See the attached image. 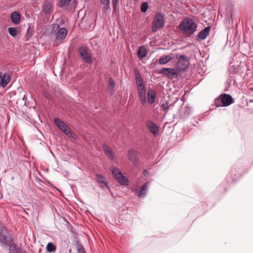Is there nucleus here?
I'll use <instances>...</instances> for the list:
<instances>
[{
	"mask_svg": "<svg viewBox=\"0 0 253 253\" xmlns=\"http://www.w3.org/2000/svg\"><path fill=\"white\" fill-rule=\"evenodd\" d=\"M11 20L12 22L18 25L20 22L21 15L17 11L13 12L11 14Z\"/></svg>",
	"mask_w": 253,
	"mask_h": 253,
	"instance_id": "15",
	"label": "nucleus"
},
{
	"mask_svg": "<svg viewBox=\"0 0 253 253\" xmlns=\"http://www.w3.org/2000/svg\"><path fill=\"white\" fill-rule=\"evenodd\" d=\"M135 77H136V83H141L143 82L142 79L138 71L135 72Z\"/></svg>",
	"mask_w": 253,
	"mask_h": 253,
	"instance_id": "28",
	"label": "nucleus"
},
{
	"mask_svg": "<svg viewBox=\"0 0 253 253\" xmlns=\"http://www.w3.org/2000/svg\"><path fill=\"white\" fill-rule=\"evenodd\" d=\"M103 150L105 155L110 160H113L115 158V153L106 144H103Z\"/></svg>",
	"mask_w": 253,
	"mask_h": 253,
	"instance_id": "12",
	"label": "nucleus"
},
{
	"mask_svg": "<svg viewBox=\"0 0 253 253\" xmlns=\"http://www.w3.org/2000/svg\"><path fill=\"white\" fill-rule=\"evenodd\" d=\"M9 34L12 37H15L17 34V31L15 28L9 27L8 28Z\"/></svg>",
	"mask_w": 253,
	"mask_h": 253,
	"instance_id": "27",
	"label": "nucleus"
},
{
	"mask_svg": "<svg viewBox=\"0 0 253 253\" xmlns=\"http://www.w3.org/2000/svg\"><path fill=\"white\" fill-rule=\"evenodd\" d=\"M137 84V85L138 86V91H139L141 89H145L143 82L141 83H138Z\"/></svg>",
	"mask_w": 253,
	"mask_h": 253,
	"instance_id": "33",
	"label": "nucleus"
},
{
	"mask_svg": "<svg viewBox=\"0 0 253 253\" xmlns=\"http://www.w3.org/2000/svg\"><path fill=\"white\" fill-rule=\"evenodd\" d=\"M70 0H60L59 2V5L61 7L65 6L69 2Z\"/></svg>",
	"mask_w": 253,
	"mask_h": 253,
	"instance_id": "32",
	"label": "nucleus"
},
{
	"mask_svg": "<svg viewBox=\"0 0 253 253\" xmlns=\"http://www.w3.org/2000/svg\"><path fill=\"white\" fill-rule=\"evenodd\" d=\"M211 30V27L210 26H207V37L209 35L210 32Z\"/></svg>",
	"mask_w": 253,
	"mask_h": 253,
	"instance_id": "36",
	"label": "nucleus"
},
{
	"mask_svg": "<svg viewBox=\"0 0 253 253\" xmlns=\"http://www.w3.org/2000/svg\"><path fill=\"white\" fill-rule=\"evenodd\" d=\"M46 250L48 253H52L55 251L56 247L54 245L53 243L49 242L46 246Z\"/></svg>",
	"mask_w": 253,
	"mask_h": 253,
	"instance_id": "23",
	"label": "nucleus"
},
{
	"mask_svg": "<svg viewBox=\"0 0 253 253\" xmlns=\"http://www.w3.org/2000/svg\"><path fill=\"white\" fill-rule=\"evenodd\" d=\"M54 121L56 126L68 136L74 139L77 138L76 134L62 120L56 118L54 119Z\"/></svg>",
	"mask_w": 253,
	"mask_h": 253,
	"instance_id": "3",
	"label": "nucleus"
},
{
	"mask_svg": "<svg viewBox=\"0 0 253 253\" xmlns=\"http://www.w3.org/2000/svg\"><path fill=\"white\" fill-rule=\"evenodd\" d=\"M147 193V185L146 184L142 185L139 191L137 193V196L139 197H144Z\"/></svg>",
	"mask_w": 253,
	"mask_h": 253,
	"instance_id": "18",
	"label": "nucleus"
},
{
	"mask_svg": "<svg viewBox=\"0 0 253 253\" xmlns=\"http://www.w3.org/2000/svg\"><path fill=\"white\" fill-rule=\"evenodd\" d=\"M79 52L84 62L90 64L92 63L93 61L88 52V49L87 48L84 46H80L79 48Z\"/></svg>",
	"mask_w": 253,
	"mask_h": 253,
	"instance_id": "7",
	"label": "nucleus"
},
{
	"mask_svg": "<svg viewBox=\"0 0 253 253\" xmlns=\"http://www.w3.org/2000/svg\"><path fill=\"white\" fill-rule=\"evenodd\" d=\"M101 3L103 6L104 10H107L110 7V0H100Z\"/></svg>",
	"mask_w": 253,
	"mask_h": 253,
	"instance_id": "26",
	"label": "nucleus"
},
{
	"mask_svg": "<svg viewBox=\"0 0 253 253\" xmlns=\"http://www.w3.org/2000/svg\"><path fill=\"white\" fill-rule=\"evenodd\" d=\"M11 80L9 73L3 74L0 72V87L4 88L10 82Z\"/></svg>",
	"mask_w": 253,
	"mask_h": 253,
	"instance_id": "9",
	"label": "nucleus"
},
{
	"mask_svg": "<svg viewBox=\"0 0 253 253\" xmlns=\"http://www.w3.org/2000/svg\"><path fill=\"white\" fill-rule=\"evenodd\" d=\"M206 38V28L203 29L197 35V40H204Z\"/></svg>",
	"mask_w": 253,
	"mask_h": 253,
	"instance_id": "25",
	"label": "nucleus"
},
{
	"mask_svg": "<svg viewBox=\"0 0 253 253\" xmlns=\"http://www.w3.org/2000/svg\"><path fill=\"white\" fill-rule=\"evenodd\" d=\"M165 26V15L160 12L157 13L152 23V31L156 32Z\"/></svg>",
	"mask_w": 253,
	"mask_h": 253,
	"instance_id": "2",
	"label": "nucleus"
},
{
	"mask_svg": "<svg viewBox=\"0 0 253 253\" xmlns=\"http://www.w3.org/2000/svg\"><path fill=\"white\" fill-rule=\"evenodd\" d=\"M179 28L185 34L191 36L196 31L197 25L193 20L186 18L181 22Z\"/></svg>",
	"mask_w": 253,
	"mask_h": 253,
	"instance_id": "1",
	"label": "nucleus"
},
{
	"mask_svg": "<svg viewBox=\"0 0 253 253\" xmlns=\"http://www.w3.org/2000/svg\"><path fill=\"white\" fill-rule=\"evenodd\" d=\"M146 126L149 130L153 133L155 136H156L159 132L158 126L152 121H147L146 122Z\"/></svg>",
	"mask_w": 253,
	"mask_h": 253,
	"instance_id": "10",
	"label": "nucleus"
},
{
	"mask_svg": "<svg viewBox=\"0 0 253 253\" xmlns=\"http://www.w3.org/2000/svg\"><path fill=\"white\" fill-rule=\"evenodd\" d=\"M76 249L78 253H86L84 248L80 244H77Z\"/></svg>",
	"mask_w": 253,
	"mask_h": 253,
	"instance_id": "29",
	"label": "nucleus"
},
{
	"mask_svg": "<svg viewBox=\"0 0 253 253\" xmlns=\"http://www.w3.org/2000/svg\"><path fill=\"white\" fill-rule=\"evenodd\" d=\"M0 242L6 245H9L12 242L10 239H8L5 236L3 231L0 232Z\"/></svg>",
	"mask_w": 253,
	"mask_h": 253,
	"instance_id": "16",
	"label": "nucleus"
},
{
	"mask_svg": "<svg viewBox=\"0 0 253 253\" xmlns=\"http://www.w3.org/2000/svg\"><path fill=\"white\" fill-rule=\"evenodd\" d=\"M8 246H9V253H19L20 252L22 251L19 249H17L15 245L12 242Z\"/></svg>",
	"mask_w": 253,
	"mask_h": 253,
	"instance_id": "22",
	"label": "nucleus"
},
{
	"mask_svg": "<svg viewBox=\"0 0 253 253\" xmlns=\"http://www.w3.org/2000/svg\"><path fill=\"white\" fill-rule=\"evenodd\" d=\"M178 57L177 54L170 53L169 55H163L159 59V63L161 65H164L168 63L171 60L174 59L175 57Z\"/></svg>",
	"mask_w": 253,
	"mask_h": 253,
	"instance_id": "11",
	"label": "nucleus"
},
{
	"mask_svg": "<svg viewBox=\"0 0 253 253\" xmlns=\"http://www.w3.org/2000/svg\"><path fill=\"white\" fill-rule=\"evenodd\" d=\"M112 174L116 180L122 185H128V178L123 175L122 172L117 168L114 167L111 169Z\"/></svg>",
	"mask_w": 253,
	"mask_h": 253,
	"instance_id": "4",
	"label": "nucleus"
},
{
	"mask_svg": "<svg viewBox=\"0 0 253 253\" xmlns=\"http://www.w3.org/2000/svg\"><path fill=\"white\" fill-rule=\"evenodd\" d=\"M232 103V97L230 95L226 94L220 96L215 100V103L218 107L227 106L231 104Z\"/></svg>",
	"mask_w": 253,
	"mask_h": 253,
	"instance_id": "5",
	"label": "nucleus"
},
{
	"mask_svg": "<svg viewBox=\"0 0 253 253\" xmlns=\"http://www.w3.org/2000/svg\"><path fill=\"white\" fill-rule=\"evenodd\" d=\"M168 78L172 79L178 76L179 73L176 68H164L160 72Z\"/></svg>",
	"mask_w": 253,
	"mask_h": 253,
	"instance_id": "8",
	"label": "nucleus"
},
{
	"mask_svg": "<svg viewBox=\"0 0 253 253\" xmlns=\"http://www.w3.org/2000/svg\"><path fill=\"white\" fill-rule=\"evenodd\" d=\"M148 8V3L147 2H143L141 4V10L142 12H145L147 11Z\"/></svg>",
	"mask_w": 253,
	"mask_h": 253,
	"instance_id": "30",
	"label": "nucleus"
},
{
	"mask_svg": "<svg viewBox=\"0 0 253 253\" xmlns=\"http://www.w3.org/2000/svg\"><path fill=\"white\" fill-rule=\"evenodd\" d=\"M112 2H113V5L114 8H115L117 4L118 0H112Z\"/></svg>",
	"mask_w": 253,
	"mask_h": 253,
	"instance_id": "35",
	"label": "nucleus"
},
{
	"mask_svg": "<svg viewBox=\"0 0 253 253\" xmlns=\"http://www.w3.org/2000/svg\"><path fill=\"white\" fill-rule=\"evenodd\" d=\"M19 253H26L23 251H22L21 252H20Z\"/></svg>",
	"mask_w": 253,
	"mask_h": 253,
	"instance_id": "37",
	"label": "nucleus"
},
{
	"mask_svg": "<svg viewBox=\"0 0 253 253\" xmlns=\"http://www.w3.org/2000/svg\"><path fill=\"white\" fill-rule=\"evenodd\" d=\"M109 85H110V86L114 88L115 86V83H114L113 80L110 78L109 80Z\"/></svg>",
	"mask_w": 253,
	"mask_h": 253,
	"instance_id": "34",
	"label": "nucleus"
},
{
	"mask_svg": "<svg viewBox=\"0 0 253 253\" xmlns=\"http://www.w3.org/2000/svg\"><path fill=\"white\" fill-rule=\"evenodd\" d=\"M68 33L67 30L65 28H61L59 29L56 33V40H62L64 39Z\"/></svg>",
	"mask_w": 253,
	"mask_h": 253,
	"instance_id": "13",
	"label": "nucleus"
},
{
	"mask_svg": "<svg viewBox=\"0 0 253 253\" xmlns=\"http://www.w3.org/2000/svg\"><path fill=\"white\" fill-rule=\"evenodd\" d=\"M161 111H168V110L169 109V106L168 105V103H163L161 106Z\"/></svg>",
	"mask_w": 253,
	"mask_h": 253,
	"instance_id": "31",
	"label": "nucleus"
},
{
	"mask_svg": "<svg viewBox=\"0 0 253 253\" xmlns=\"http://www.w3.org/2000/svg\"><path fill=\"white\" fill-rule=\"evenodd\" d=\"M138 91L139 99L143 105L146 103V91L145 89H141Z\"/></svg>",
	"mask_w": 253,
	"mask_h": 253,
	"instance_id": "19",
	"label": "nucleus"
},
{
	"mask_svg": "<svg viewBox=\"0 0 253 253\" xmlns=\"http://www.w3.org/2000/svg\"><path fill=\"white\" fill-rule=\"evenodd\" d=\"M189 64V62L187 56L180 55L176 64V69L177 70L179 73L184 71L188 68Z\"/></svg>",
	"mask_w": 253,
	"mask_h": 253,
	"instance_id": "6",
	"label": "nucleus"
},
{
	"mask_svg": "<svg viewBox=\"0 0 253 253\" xmlns=\"http://www.w3.org/2000/svg\"><path fill=\"white\" fill-rule=\"evenodd\" d=\"M52 9V4L49 2H46L42 5V11L48 13L51 12Z\"/></svg>",
	"mask_w": 253,
	"mask_h": 253,
	"instance_id": "20",
	"label": "nucleus"
},
{
	"mask_svg": "<svg viewBox=\"0 0 253 253\" xmlns=\"http://www.w3.org/2000/svg\"><path fill=\"white\" fill-rule=\"evenodd\" d=\"M128 158L132 164H136L138 159V155L133 149H131L128 151Z\"/></svg>",
	"mask_w": 253,
	"mask_h": 253,
	"instance_id": "14",
	"label": "nucleus"
},
{
	"mask_svg": "<svg viewBox=\"0 0 253 253\" xmlns=\"http://www.w3.org/2000/svg\"><path fill=\"white\" fill-rule=\"evenodd\" d=\"M156 98V93L152 90H149L148 92V100L150 103H153Z\"/></svg>",
	"mask_w": 253,
	"mask_h": 253,
	"instance_id": "21",
	"label": "nucleus"
},
{
	"mask_svg": "<svg viewBox=\"0 0 253 253\" xmlns=\"http://www.w3.org/2000/svg\"><path fill=\"white\" fill-rule=\"evenodd\" d=\"M147 53V50L144 46H140L139 47L137 55L139 58H143L145 57Z\"/></svg>",
	"mask_w": 253,
	"mask_h": 253,
	"instance_id": "17",
	"label": "nucleus"
},
{
	"mask_svg": "<svg viewBox=\"0 0 253 253\" xmlns=\"http://www.w3.org/2000/svg\"><path fill=\"white\" fill-rule=\"evenodd\" d=\"M96 177L98 182L100 183L102 186H107V183L106 181L104 180V178L103 176H102L100 174H97Z\"/></svg>",
	"mask_w": 253,
	"mask_h": 253,
	"instance_id": "24",
	"label": "nucleus"
},
{
	"mask_svg": "<svg viewBox=\"0 0 253 253\" xmlns=\"http://www.w3.org/2000/svg\"><path fill=\"white\" fill-rule=\"evenodd\" d=\"M25 97H26V96H25V95H24V96L23 97V99H25Z\"/></svg>",
	"mask_w": 253,
	"mask_h": 253,
	"instance_id": "38",
	"label": "nucleus"
}]
</instances>
